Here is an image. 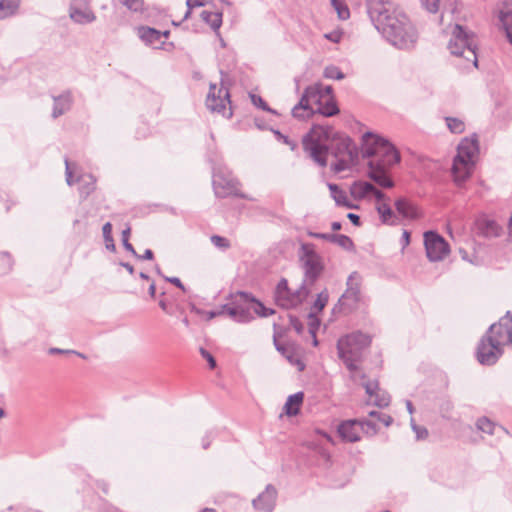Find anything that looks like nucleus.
<instances>
[{"mask_svg": "<svg viewBox=\"0 0 512 512\" xmlns=\"http://www.w3.org/2000/svg\"><path fill=\"white\" fill-rule=\"evenodd\" d=\"M303 149L320 167L327 166V155L336 161L331 165L335 173L348 170L358 160V149L353 140L344 133L334 132L331 127L313 125L303 136Z\"/></svg>", "mask_w": 512, "mask_h": 512, "instance_id": "f257e3e1", "label": "nucleus"}, {"mask_svg": "<svg viewBox=\"0 0 512 512\" xmlns=\"http://www.w3.org/2000/svg\"><path fill=\"white\" fill-rule=\"evenodd\" d=\"M367 13L375 28L393 46L402 50L412 49L417 40L416 28L408 16L385 0H367Z\"/></svg>", "mask_w": 512, "mask_h": 512, "instance_id": "f03ea898", "label": "nucleus"}, {"mask_svg": "<svg viewBox=\"0 0 512 512\" xmlns=\"http://www.w3.org/2000/svg\"><path fill=\"white\" fill-rule=\"evenodd\" d=\"M367 13L375 28L393 46L402 50L412 49L417 40L416 28L408 16L385 0H367Z\"/></svg>", "mask_w": 512, "mask_h": 512, "instance_id": "7ed1b4c3", "label": "nucleus"}, {"mask_svg": "<svg viewBox=\"0 0 512 512\" xmlns=\"http://www.w3.org/2000/svg\"><path fill=\"white\" fill-rule=\"evenodd\" d=\"M367 13L375 28L393 46L402 50L412 49L417 40L416 28L408 16L385 0H367Z\"/></svg>", "mask_w": 512, "mask_h": 512, "instance_id": "20e7f679", "label": "nucleus"}, {"mask_svg": "<svg viewBox=\"0 0 512 512\" xmlns=\"http://www.w3.org/2000/svg\"><path fill=\"white\" fill-rule=\"evenodd\" d=\"M363 158H372L368 162V177L378 186L393 188L395 183L390 177V168L401 161L400 152L386 138L367 131L361 138Z\"/></svg>", "mask_w": 512, "mask_h": 512, "instance_id": "39448f33", "label": "nucleus"}, {"mask_svg": "<svg viewBox=\"0 0 512 512\" xmlns=\"http://www.w3.org/2000/svg\"><path fill=\"white\" fill-rule=\"evenodd\" d=\"M340 112L334 97L324 99L321 84L305 88L299 102L292 108V116L298 120L311 118L315 114L332 117Z\"/></svg>", "mask_w": 512, "mask_h": 512, "instance_id": "423d86ee", "label": "nucleus"}, {"mask_svg": "<svg viewBox=\"0 0 512 512\" xmlns=\"http://www.w3.org/2000/svg\"><path fill=\"white\" fill-rule=\"evenodd\" d=\"M371 344V337L361 331L347 334L337 341L338 357L346 368L355 373L359 370L358 363L363 359V353Z\"/></svg>", "mask_w": 512, "mask_h": 512, "instance_id": "0eeeda50", "label": "nucleus"}, {"mask_svg": "<svg viewBox=\"0 0 512 512\" xmlns=\"http://www.w3.org/2000/svg\"><path fill=\"white\" fill-rule=\"evenodd\" d=\"M478 152L479 145L476 137H466L458 144L457 154L452 164V173L456 182H463L470 177Z\"/></svg>", "mask_w": 512, "mask_h": 512, "instance_id": "6e6552de", "label": "nucleus"}, {"mask_svg": "<svg viewBox=\"0 0 512 512\" xmlns=\"http://www.w3.org/2000/svg\"><path fill=\"white\" fill-rule=\"evenodd\" d=\"M447 48L452 55L463 57L466 61L471 62L473 67H478L475 36L462 25H455Z\"/></svg>", "mask_w": 512, "mask_h": 512, "instance_id": "1a4fd4ad", "label": "nucleus"}, {"mask_svg": "<svg viewBox=\"0 0 512 512\" xmlns=\"http://www.w3.org/2000/svg\"><path fill=\"white\" fill-rule=\"evenodd\" d=\"M208 161L212 164V183L215 195L219 198H225L234 195L241 199L252 200L248 195L238 190V181L230 173H224L216 168L217 155L209 151L207 155Z\"/></svg>", "mask_w": 512, "mask_h": 512, "instance_id": "9d476101", "label": "nucleus"}, {"mask_svg": "<svg viewBox=\"0 0 512 512\" xmlns=\"http://www.w3.org/2000/svg\"><path fill=\"white\" fill-rule=\"evenodd\" d=\"M361 276L358 272H352L346 282V290L332 308V312L349 314L355 311L362 300Z\"/></svg>", "mask_w": 512, "mask_h": 512, "instance_id": "9b49d317", "label": "nucleus"}, {"mask_svg": "<svg viewBox=\"0 0 512 512\" xmlns=\"http://www.w3.org/2000/svg\"><path fill=\"white\" fill-rule=\"evenodd\" d=\"M221 82L220 88L217 90L216 84L211 83L209 87V93L206 99L207 108L213 112L222 114L226 118L232 117L231 107L227 110L226 103L231 104L230 93L228 87L225 85V77L227 73L220 69Z\"/></svg>", "mask_w": 512, "mask_h": 512, "instance_id": "f8f14e48", "label": "nucleus"}, {"mask_svg": "<svg viewBox=\"0 0 512 512\" xmlns=\"http://www.w3.org/2000/svg\"><path fill=\"white\" fill-rule=\"evenodd\" d=\"M309 295L310 290L305 283H302L296 291H292L285 278L280 279L274 292L276 303L283 308H291L302 304Z\"/></svg>", "mask_w": 512, "mask_h": 512, "instance_id": "ddd939ff", "label": "nucleus"}, {"mask_svg": "<svg viewBox=\"0 0 512 512\" xmlns=\"http://www.w3.org/2000/svg\"><path fill=\"white\" fill-rule=\"evenodd\" d=\"M229 303L222 305L223 315H228L231 319L239 323H248L254 319L250 308L249 301L238 294V291L228 296Z\"/></svg>", "mask_w": 512, "mask_h": 512, "instance_id": "4468645a", "label": "nucleus"}, {"mask_svg": "<svg viewBox=\"0 0 512 512\" xmlns=\"http://www.w3.org/2000/svg\"><path fill=\"white\" fill-rule=\"evenodd\" d=\"M426 256L431 262L443 260L450 253L448 242L438 232L429 230L424 233Z\"/></svg>", "mask_w": 512, "mask_h": 512, "instance_id": "2eb2a0df", "label": "nucleus"}, {"mask_svg": "<svg viewBox=\"0 0 512 512\" xmlns=\"http://www.w3.org/2000/svg\"><path fill=\"white\" fill-rule=\"evenodd\" d=\"M502 353L503 350L499 346V342L496 340L492 341V339L485 336L480 339L476 349L477 360L482 365L495 364Z\"/></svg>", "mask_w": 512, "mask_h": 512, "instance_id": "dca6fc26", "label": "nucleus"}, {"mask_svg": "<svg viewBox=\"0 0 512 512\" xmlns=\"http://www.w3.org/2000/svg\"><path fill=\"white\" fill-rule=\"evenodd\" d=\"M510 322H512L511 312L507 311L506 314L500 318L498 323L490 325L484 336L492 339V341L496 340L499 342V346L502 347L503 344L509 343L507 332L509 331Z\"/></svg>", "mask_w": 512, "mask_h": 512, "instance_id": "f3484780", "label": "nucleus"}, {"mask_svg": "<svg viewBox=\"0 0 512 512\" xmlns=\"http://www.w3.org/2000/svg\"><path fill=\"white\" fill-rule=\"evenodd\" d=\"M474 233L478 237L496 238L501 235L502 227L495 220L481 216L475 220Z\"/></svg>", "mask_w": 512, "mask_h": 512, "instance_id": "a211bd4d", "label": "nucleus"}, {"mask_svg": "<svg viewBox=\"0 0 512 512\" xmlns=\"http://www.w3.org/2000/svg\"><path fill=\"white\" fill-rule=\"evenodd\" d=\"M396 214L400 216L401 224L405 221H414L421 217L418 207L406 197H399L394 202Z\"/></svg>", "mask_w": 512, "mask_h": 512, "instance_id": "6ab92c4d", "label": "nucleus"}, {"mask_svg": "<svg viewBox=\"0 0 512 512\" xmlns=\"http://www.w3.org/2000/svg\"><path fill=\"white\" fill-rule=\"evenodd\" d=\"M277 490L272 484H268L265 490L252 501L256 510L272 512L275 507Z\"/></svg>", "mask_w": 512, "mask_h": 512, "instance_id": "aec40b11", "label": "nucleus"}, {"mask_svg": "<svg viewBox=\"0 0 512 512\" xmlns=\"http://www.w3.org/2000/svg\"><path fill=\"white\" fill-rule=\"evenodd\" d=\"M53 99V109H52V118L57 119L62 116L66 112H68L73 105V95L70 90H65L60 95L52 96Z\"/></svg>", "mask_w": 512, "mask_h": 512, "instance_id": "412c9836", "label": "nucleus"}, {"mask_svg": "<svg viewBox=\"0 0 512 512\" xmlns=\"http://www.w3.org/2000/svg\"><path fill=\"white\" fill-rule=\"evenodd\" d=\"M302 268L305 276L303 283L306 284L307 282L308 284L313 285L323 273L324 264L322 258L317 260H307L302 263Z\"/></svg>", "mask_w": 512, "mask_h": 512, "instance_id": "4be33fe9", "label": "nucleus"}, {"mask_svg": "<svg viewBox=\"0 0 512 512\" xmlns=\"http://www.w3.org/2000/svg\"><path fill=\"white\" fill-rule=\"evenodd\" d=\"M375 209L379 215L382 224L388 226H398L401 224L400 216L393 210L389 201L386 203H376Z\"/></svg>", "mask_w": 512, "mask_h": 512, "instance_id": "5701e85b", "label": "nucleus"}, {"mask_svg": "<svg viewBox=\"0 0 512 512\" xmlns=\"http://www.w3.org/2000/svg\"><path fill=\"white\" fill-rule=\"evenodd\" d=\"M69 17L74 23L80 25L93 23L96 20V15L89 6L69 8Z\"/></svg>", "mask_w": 512, "mask_h": 512, "instance_id": "b1692460", "label": "nucleus"}, {"mask_svg": "<svg viewBox=\"0 0 512 512\" xmlns=\"http://www.w3.org/2000/svg\"><path fill=\"white\" fill-rule=\"evenodd\" d=\"M357 430L358 422L355 420L343 422L338 426V433L341 438L351 443L360 440V436Z\"/></svg>", "mask_w": 512, "mask_h": 512, "instance_id": "393cba45", "label": "nucleus"}, {"mask_svg": "<svg viewBox=\"0 0 512 512\" xmlns=\"http://www.w3.org/2000/svg\"><path fill=\"white\" fill-rule=\"evenodd\" d=\"M238 294L244 299L249 301V304H254V312L260 317H268L275 313L272 308H267L262 301L257 299L252 293L246 291H238Z\"/></svg>", "mask_w": 512, "mask_h": 512, "instance_id": "a878e982", "label": "nucleus"}, {"mask_svg": "<svg viewBox=\"0 0 512 512\" xmlns=\"http://www.w3.org/2000/svg\"><path fill=\"white\" fill-rule=\"evenodd\" d=\"M304 401V393L302 391L289 395L284 405V412L287 416H296L300 412V408Z\"/></svg>", "mask_w": 512, "mask_h": 512, "instance_id": "bb28decb", "label": "nucleus"}, {"mask_svg": "<svg viewBox=\"0 0 512 512\" xmlns=\"http://www.w3.org/2000/svg\"><path fill=\"white\" fill-rule=\"evenodd\" d=\"M499 18L505 30L506 37L512 45V3L504 2V7L500 11Z\"/></svg>", "mask_w": 512, "mask_h": 512, "instance_id": "cd10ccee", "label": "nucleus"}, {"mask_svg": "<svg viewBox=\"0 0 512 512\" xmlns=\"http://www.w3.org/2000/svg\"><path fill=\"white\" fill-rule=\"evenodd\" d=\"M331 196L338 206L346 207L348 209H356L357 205L353 204L347 197L346 192L342 190L337 184H329Z\"/></svg>", "mask_w": 512, "mask_h": 512, "instance_id": "c85d7f7f", "label": "nucleus"}, {"mask_svg": "<svg viewBox=\"0 0 512 512\" xmlns=\"http://www.w3.org/2000/svg\"><path fill=\"white\" fill-rule=\"evenodd\" d=\"M77 181L79 182V194L82 200L88 198V196L95 190L96 179L91 174L81 175Z\"/></svg>", "mask_w": 512, "mask_h": 512, "instance_id": "c756f323", "label": "nucleus"}, {"mask_svg": "<svg viewBox=\"0 0 512 512\" xmlns=\"http://www.w3.org/2000/svg\"><path fill=\"white\" fill-rule=\"evenodd\" d=\"M138 35L140 39L148 45H154L160 42L162 38L161 31L147 26H141L138 28Z\"/></svg>", "mask_w": 512, "mask_h": 512, "instance_id": "7c9ffc66", "label": "nucleus"}, {"mask_svg": "<svg viewBox=\"0 0 512 512\" xmlns=\"http://www.w3.org/2000/svg\"><path fill=\"white\" fill-rule=\"evenodd\" d=\"M222 12H210V11H202L200 14L201 19L208 24L213 31H215L219 35V29L222 25Z\"/></svg>", "mask_w": 512, "mask_h": 512, "instance_id": "2f4dec72", "label": "nucleus"}, {"mask_svg": "<svg viewBox=\"0 0 512 512\" xmlns=\"http://www.w3.org/2000/svg\"><path fill=\"white\" fill-rule=\"evenodd\" d=\"M20 4L21 0H0V20L15 15Z\"/></svg>", "mask_w": 512, "mask_h": 512, "instance_id": "473e14b6", "label": "nucleus"}, {"mask_svg": "<svg viewBox=\"0 0 512 512\" xmlns=\"http://www.w3.org/2000/svg\"><path fill=\"white\" fill-rule=\"evenodd\" d=\"M375 185L367 181L355 182L351 189L354 198L363 199L372 194Z\"/></svg>", "mask_w": 512, "mask_h": 512, "instance_id": "72a5a7b5", "label": "nucleus"}, {"mask_svg": "<svg viewBox=\"0 0 512 512\" xmlns=\"http://www.w3.org/2000/svg\"><path fill=\"white\" fill-rule=\"evenodd\" d=\"M476 427L478 430L490 435L497 433V430H501L504 433H508V431L504 427L497 425L496 423L492 422L489 418L485 416L480 417L477 420Z\"/></svg>", "mask_w": 512, "mask_h": 512, "instance_id": "f704fd0d", "label": "nucleus"}, {"mask_svg": "<svg viewBox=\"0 0 512 512\" xmlns=\"http://www.w3.org/2000/svg\"><path fill=\"white\" fill-rule=\"evenodd\" d=\"M321 256L316 252V247L313 243H301L299 249V260L304 263L307 260H317Z\"/></svg>", "mask_w": 512, "mask_h": 512, "instance_id": "c9c22d12", "label": "nucleus"}, {"mask_svg": "<svg viewBox=\"0 0 512 512\" xmlns=\"http://www.w3.org/2000/svg\"><path fill=\"white\" fill-rule=\"evenodd\" d=\"M329 301V292L327 288L322 290L320 293L317 294V298L313 302L311 306L310 312H315V314L321 313L324 308L326 307L327 303Z\"/></svg>", "mask_w": 512, "mask_h": 512, "instance_id": "e433bc0d", "label": "nucleus"}, {"mask_svg": "<svg viewBox=\"0 0 512 512\" xmlns=\"http://www.w3.org/2000/svg\"><path fill=\"white\" fill-rule=\"evenodd\" d=\"M331 243L337 244L341 248L347 250V251H353L355 248V245L352 241V239L344 234H334L332 233V236L330 237Z\"/></svg>", "mask_w": 512, "mask_h": 512, "instance_id": "4c0bfd02", "label": "nucleus"}, {"mask_svg": "<svg viewBox=\"0 0 512 512\" xmlns=\"http://www.w3.org/2000/svg\"><path fill=\"white\" fill-rule=\"evenodd\" d=\"M103 238L105 240L106 249L115 252L116 246L112 237V224L106 222L102 227Z\"/></svg>", "mask_w": 512, "mask_h": 512, "instance_id": "58836bf2", "label": "nucleus"}, {"mask_svg": "<svg viewBox=\"0 0 512 512\" xmlns=\"http://www.w3.org/2000/svg\"><path fill=\"white\" fill-rule=\"evenodd\" d=\"M331 4L336 10L339 19L346 20L350 17L349 8L343 0H331Z\"/></svg>", "mask_w": 512, "mask_h": 512, "instance_id": "ea45409f", "label": "nucleus"}, {"mask_svg": "<svg viewBox=\"0 0 512 512\" xmlns=\"http://www.w3.org/2000/svg\"><path fill=\"white\" fill-rule=\"evenodd\" d=\"M448 129L455 134H460L465 130V124L462 120L455 117L445 118Z\"/></svg>", "mask_w": 512, "mask_h": 512, "instance_id": "a19ab883", "label": "nucleus"}, {"mask_svg": "<svg viewBox=\"0 0 512 512\" xmlns=\"http://www.w3.org/2000/svg\"><path fill=\"white\" fill-rule=\"evenodd\" d=\"M250 98L252 104L257 108L274 115H279V113L275 109L271 108L261 96L256 94H250Z\"/></svg>", "mask_w": 512, "mask_h": 512, "instance_id": "79ce46f5", "label": "nucleus"}, {"mask_svg": "<svg viewBox=\"0 0 512 512\" xmlns=\"http://www.w3.org/2000/svg\"><path fill=\"white\" fill-rule=\"evenodd\" d=\"M323 76L327 79L342 80L345 78V74L335 65H329L325 67Z\"/></svg>", "mask_w": 512, "mask_h": 512, "instance_id": "37998d69", "label": "nucleus"}, {"mask_svg": "<svg viewBox=\"0 0 512 512\" xmlns=\"http://www.w3.org/2000/svg\"><path fill=\"white\" fill-rule=\"evenodd\" d=\"M118 2L132 12H142L144 10L143 0H118Z\"/></svg>", "mask_w": 512, "mask_h": 512, "instance_id": "c03bdc74", "label": "nucleus"}, {"mask_svg": "<svg viewBox=\"0 0 512 512\" xmlns=\"http://www.w3.org/2000/svg\"><path fill=\"white\" fill-rule=\"evenodd\" d=\"M211 243L218 249L225 251L231 247L230 241L223 236L220 235H212L210 237Z\"/></svg>", "mask_w": 512, "mask_h": 512, "instance_id": "a18cd8bd", "label": "nucleus"}, {"mask_svg": "<svg viewBox=\"0 0 512 512\" xmlns=\"http://www.w3.org/2000/svg\"><path fill=\"white\" fill-rule=\"evenodd\" d=\"M373 404L379 408H385L390 404L391 397L387 392H377L374 396Z\"/></svg>", "mask_w": 512, "mask_h": 512, "instance_id": "49530a36", "label": "nucleus"}, {"mask_svg": "<svg viewBox=\"0 0 512 512\" xmlns=\"http://www.w3.org/2000/svg\"><path fill=\"white\" fill-rule=\"evenodd\" d=\"M131 229L130 227H127L122 231V244L123 247L129 251L134 257H139V254L134 249L133 245L129 242Z\"/></svg>", "mask_w": 512, "mask_h": 512, "instance_id": "de8ad7c7", "label": "nucleus"}, {"mask_svg": "<svg viewBox=\"0 0 512 512\" xmlns=\"http://www.w3.org/2000/svg\"><path fill=\"white\" fill-rule=\"evenodd\" d=\"M308 319H309V333L311 335H314L316 334V332L318 331L319 327H320V319L317 317V314H315V312H309L308 314Z\"/></svg>", "mask_w": 512, "mask_h": 512, "instance_id": "09e8293b", "label": "nucleus"}, {"mask_svg": "<svg viewBox=\"0 0 512 512\" xmlns=\"http://www.w3.org/2000/svg\"><path fill=\"white\" fill-rule=\"evenodd\" d=\"M270 130L273 132L277 140L282 141L284 144L288 145L291 150H294L296 148V142L291 140L288 136L284 135L277 129L271 128Z\"/></svg>", "mask_w": 512, "mask_h": 512, "instance_id": "8fccbe9b", "label": "nucleus"}, {"mask_svg": "<svg viewBox=\"0 0 512 512\" xmlns=\"http://www.w3.org/2000/svg\"><path fill=\"white\" fill-rule=\"evenodd\" d=\"M411 427L416 434L417 440H424L425 438H427L428 430L423 426H418L415 423L414 419H411Z\"/></svg>", "mask_w": 512, "mask_h": 512, "instance_id": "3c124183", "label": "nucleus"}, {"mask_svg": "<svg viewBox=\"0 0 512 512\" xmlns=\"http://www.w3.org/2000/svg\"><path fill=\"white\" fill-rule=\"evenodd\" d=\"M289 324L297 332V334H301L304 330L303 323L295 315L289 314Z\"/></svg>", "mask_w": 512, "mask_h": 512, "instance_id": "603ef678", "label": "nucleus"}, {"mask_svg": "<svg viewBox=\"0 0 512 512\" xmlns=\"http://www.w3.org/2000/svg\"><path fill=\"white\" fill-rule=\"evenodd\" d=\"M420 2L430 13H436L439 9V0H420Z\"/></svg>", "mask_w": 512, "mask_h": 512, "instance_id": "864d4df0", "label": "nucleus"}, {"mask_svg": "<svg viewBox=\"0 0 512 512\" xmlns=\"http://www.w3.org/2000/svg\"><path fill=\"white\" fill-rule=\"evenodd\" d=\"M200 354L208 362L210 369L216 368V360L208 350H206L205 348H200Z\"/></svg>", "mask_w": 512, "mask_h": 512, "instance_id": "5fc2aeb1", "label": "nucleus"}, {"mask_svg": "<svg viewBox=\"0 0 512 512\" xmlns=\"http://www.w3.org/2000/svg\"><path fill=\"white\" fill-rule=\"evenodd\" d=\"M363 386L365 388V392L371 397H373L379 390L377 381H368L364 383Z\"/></svg>", "mask_w": 512, "mask_h": 512, "instance_id": "6e6d98bb", "label": "nucleus"}, {"mask_svg": "<svg viewBox=\"0 0 512 512\" xmlns=\"http://www.w3.org/2000/svg\"><path fill=\"white\" fill-rule=\"evenodd\" d=\"M371 195L375 197L377 203H386L390 201V198L376 186L374 187Z\"/></svg>", "mask_w": 512, "mask_h": 512, "instance_id": "4d7b16f0", "label": "nucleus"}, {"mask_svg": "<svg viewBox=\"0 0 512 512\" xmlns=\"http://www.w3.org/2000/svg\"><path fill=\"white\" fill-rule=\"evenodd\" d=\"M273 340L276 350L280 352L283 356H285L289 362H292V355L288 354L287 349L278 342L276 335H274Z\"/></svg>", "mask_w": 512, "mask_h": 512, "instance_id": "13d9d810", "label": "nucleus"}, {"mask_svg": "<svg viewBox=\"0 0 512 512\" xmlns=\"http://www.w3.org/2000/svg\"><path fill=\"white\" fill-rule=\"evenodd\" d=\"M65 166H66V168H65L66 182L69 186H71L74 183V179H73V172L71 170V166H70L68 159H65Z\"/></svg>", "mask_w": 512, "mask_h": 512, "instance_id": "bf43d9fd", "label": "nucleus"}, {"mask_svg": "<svg viewBox=\"0 0 512 512\" xmlns=\"http://www.w3.org/2000/svg\"><path fill=\"white\" fill-rule=\"evenodd\" d=\"M163 278L165 279V281L175 285L176 287H178L182 291H184V292L186 291V288L183 285V283L181 282L180 278L174 277V276L173 277L163 276Z\"/></svg>", "mask_w": 512, "mask_h": 512, "instance_id": "052dcab7", "label": "nucleus"}, {"mask_svg": "<svg viewBox=\"0 0 512 512\" xmlns=\"http://www.w3.org/2000/svg\"><path fill=\"white\" fill-rule=\"evenodd\" d=\"M254 124L259 130H270L271 128L268 127L266 121L261 117H255L254 118Z\"/></svg>", "mask_w": 512, "mask_h": 512, "instance_id": "680f3d73", "label": "nucleus"}, {"mask_svg": "<svg viewBox=\"0 0 512 512\" xmlns=\"http://www.w3.org/2000/svg\"><path fill=\"white\" fill-rule=\"evenodd\" d=\"M214 437V432L213 431H209L205 437L202 439V448L203 449H208L210 447V444H211V440L212 438Z\"/></svg>", "mask_w": 512, "mask_h": 512, "instance_id": "e2e57ef3", "label": "nucleus"}, {"mask_svg": "<svg viewBox=\"0 0 512 512\" xmlns=\"http://www.w3.org/2000/svg\"><path fill=\"white\" fill-rule=\"evenodd\" d=\"M89 6L88 0H70L69 8H79Z\"/></svg>", "mask_w": 512, "mask_h": 512, "instance_id": "0e129e2a", "label": "nucleus"}, {"mask_svg": "<svg viewBox=\"0 0 512 512\" xmlns=\"http://www.w3.org/2000/svg\"><path fill=\"white\" fill-rule=\"evenodd\" d=\"M205 5L204 0H187L186 6L189 9H193L194 7H202Z\"/></svg>", "mask_w": 512, "mask_h": 512, "instance_id": "69168bd1", "label": "nucleus"}, {"mask_svg": "<svg viewBox=\"0 0 512 512\" xmlns=\"http://www.w3.org/2000/svg\"><path fill=\"white\" fill-rule=\"evenodd\" d=\"M411 238V233L408 230H404L401 237L402 247L405 248L409 245Z\"/></svg>", "mask_w": 512, "mask_h": 512, "instance_id": "338daca9", "label": "nucleus"}, {"mask_svg": "<svg viewBox=\"0 0 512 512\" xmlns=\"http://www.w3.org/2000/svg\"><path fill=\"white\" fill-rule=\"evenodd\" d=\"M347 218L350 220V222L354 226H360L361 225V219L360 216L355 213H348Z\"/></svg>", "mask_w": 512, "mask_h": 512, "instance_id": "774afa93", "label": "nucleus"}]
</instances>
